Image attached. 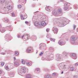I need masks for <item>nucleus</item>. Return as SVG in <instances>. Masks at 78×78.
Listing matches in <instances>:
<instances>
[{
	"label": "nucleus",
	"mask_w": 78,
	"mask_h": 78,
	"mask_svg": "<svg viewBox=\"0 0 78 78\" xmlns=\"http://www.w3.org/2000/svg\"><path fill=\"white\" fill-rule=\"evenodd\" d=\"M5 40L6 41H10V39H9V36L8 35V34L6 35L5 36Z\"/></svg>",
	"instance_id": "obj_11"
},
{
	"label": "nucleus",
	"mask_w": 78,
	"mask_h": 78,
	"mask_svg": "<svg viewBox=\"0 0 78 78\" xmlns=\"http://www.w3.org/2000/svg\"><path fill=\"white\" fill-rule=\"evenodd\" d=\"M18 8L20 9L22 8V6L20 5H18Z\"/></svg>",
	"instance_id": "obj_46"
},
{
	"label": "nucleus",
	"mask_w": 78,
	"mask_h": 78,
	"mask_svg": "<svg viewBox=\"0 0 78 78\" xmlns=\"http://www.w3.org/2000/svg\"><path fill=\"white\" fill-rule=\"evenodd\" d=\"M45 9H46V11L49 12H50L51 11V7L50 6H46L45 8Z\"/></svg>",
	"instance_id": "obj_9"
},
{
	"label": "nucleus",
	"mask_w": 78,
	"mask_h": 78,
	"mask_svg": "<svg viewBox=\"0 0 78 78\" xmlns=\"http://www.w3.org/2000/svg\"><path fill=\"white\" fill-rule=\"evenodd\" d=\"M23 64H25V61H24L23 60H22V61L21 62Z\"/></svg>",
	"instance_id": "obj_40"
},
{
	"label": "nucleus",
	"mask_w": 78,
	"mask_h": 78,
	"mask_svg": "<svg viewBox=\"0 0 78 78\" xmlns=\"http://www.w3.org/2000/svg\"><path fill=\"white\" fill-rule=\"evenodd\" d=\"M17 36L18 38H20V36L19 35H18Z\"/></svg>",
	"instance_id": "obj_60"
},
{
	"label": "nucleus",
	"mask_w": 78,
	"mask_h": 78,
	"mask_svg": "<svg viewBox=\"0 0 78 78\" xmlns=\"http://www.w3.org/2000/svg\"><path fill=\"white\" fill-rule=\"evenodd\" d=\"M74 8L75 9H78V5L77 4H74Z\"/></svg>",
	"instance_id": "obj_24"
},
{
	"label": "nucleus",
	"mask_w": 78,
	"mask_h": 78,
	"mask_svg": "<svg viewBox=\"0 0 78 78\" xmlns=\"http://www.w3.org/2000/svg\"><path fill=\"white\" fill-rule=\"evenodd\" d=\"M52 30L53 31L54 34H56L58 33V28L53 27L52 29Z\"/></svg>",
	"instance_id": "obj_10"
},
{
	"label": "nucleus",
	"mask_w": 78,
	"mask_h": 78,
	"mask_svg": "<svg viewBox=\"0 0 78 78\" xmlns=\"http://www.w3.org/2000/svg\"><path fill=\"white\" fill-rule=\"evenodd\" d=\"M25 23L26 24H27V25L29 26H30V23H29L28 21L25 22Z\"/></svg>",
	"instance_id": "obj_37"
},
{
	"label": "nucleus",
	"mask_w": 78,
	"mask_h": 78,
	"mask_svg": "<svg viewBox=\"0 0 78 78\" xmlns=\"http://www.w3.org/2000/svg\"><path fill=\"white\" fill-rule=\"evenodd\" d=\"M27 53H32V52H33V49L32 47H29L27 50Z\"/></svg>",
	"instance_id": "obj_7"
},
{
	"label": "nucleus",
	"mask_w": 78,
	"mask_h": 78,
	"mask_svg": "<svg viewBox=\"0 0 78 78\" xmlns=\"http://www.w3.org/2000/svg\"><path fill=\"white\" fill-rule=\"evenodd\" d=\"M18 73H19V75H21V76H23V75H22V73L20 72V73L18 72Z\"/></svg>",
	"instance_id": "obj_57"
},
{
	"label": "nucleus",
	"mask_w": 78,
	"mask_h": 78,
	"mask_svg": "<svg viewBox=\"0 0 78 78\" xmlns=\"http://www.w3.org/2000/svg\"><path fill=\"white\" fill-rule=\"evenodd\" d=\"M4 64H5V63L3 62H1V66H4Z\"/></svg>",
	"instance_id": "obj_42"
},
{
	"label": "nucleus",
	"mask_w": 78,
	"mask_h": 78,
	"mask_svg": "<svg viewBox=\"0 0 78 78\" xmlns=\"http://www.w3.org/2000/svg\"><path fill=\"white\" fill-rule=\"evenodd\" d=\"M46 31L47 32H48V31H50V29H49V28L47 29Z\"/></svg>",
	"instance_id": "obj_52"
},
{
	"label": "nucleus",
	"mask_w": 78,
	"mask_h": 78,
	"mask_svg": "<svg viewBox=\"0 0 78 78\" xmlns=\"http://www.w3.org/2000/svg\"><path fill=\"white\" fill-rule=\"evenodd\" d=\"M75 66H78V62H77L75 64Z\"/></svg>",
	"instance_id": "obj_55"
},
{
	"label": "nucleus",
	"mask_w": 78,
	"mask_h": 78,
	"mask_svg": "<svg viewBox=\"0 0 78 78\" xmlns=\"http://www.w3.org/2000/svg\"><path fill=\"white\" fill-rule=\"evenodd\" d=\"M0 31L2 33H4L6 31V29L4 27L2 28L0 30Z\"/></svg>",
	"instance_id": "obj_16"
},
{
	"label": "nucleus",
	"mask_w": 78,
	"mask_h": 78,
	"mask_svg": "<svg viewBox=\"0 0 78 78\" xmlns=\"http://www.w3.org/2000/svg\"><path fill=\"white\" fill-rule=\"evenodd\" d=\"M70 71H75L76 70V68H74L73 67H72L70 68Z\"/></svg>",
	"instance_id": "obj_19"
},
{
	"label": "nucleus",
	"mask_w": 78,
	"mask_h": 78,
	"mask_svg": "<svg viewBox=\"0 0 78 78\" xmlns=\"http://www.w3.org/2000/svg\"><path fill=\"white\" fill-rule=\"evenodd\" d=\"M26 77L28 78H30L31 77V75L30 74H28L27 75Z\"/></svg>",
	"instance_id": "obj_33"
},
{
	"label": "nucleus",
	"mask_w": 78,
	"mask_h": 78,
	"mask_svg": "<svg viewBox=\"0 0 78 78\" xmlns=\"http://www.w3.org/2000/svg\"><path fill=\"white\" fill-rule=\"evenodd\" d=\"M27 2V0H19V2L20 3H25L23 4H25Z\"/></svg>",
	"instance_id": "obj_13"
},
{
	"label": "nucleus",
	"mask_w": 78,
	"mask_h": 78,
	"mask_svg": "<svg viewBox=\"0 0 78 78\" xmlns=\"http://www.w3.org/2000/svg\"><path fill=\"white\" fill-rule=\"evenodd\" d=\"M5 69L7 70H8V71H9V68H8V66H5Z\"/></svg>",
	"instance_id": "obj_34"
},
{
	"label": "nucleus",
	"mask_w": 78,
	"mask_h": 78,
	"mask_svg": "<svg viewBox=\"0 0 78 78\" xmlns=\"http://www.w3.org/2000/svg\"><path fill=\"white\" fill-rule=\"evenodd\" d=\"M60 2H63V3H65V6H66V5H70V3H67V2H66V1H64L63 0H61Z\"/></svg>",
	"instance_id": "obj_18"
},
{
	"label": "nucleus",
	"mask_w": 78,
	"mask_h": 78,
	"mask_svg": "<svg viewBox=\"0 0 78 78\" xmlns=\"http://www.w3.org/2000/svg\"><path fill=\"white\" fill-rule=\"evenodd\" d=\"M5 4L7 5V4H8V3H7V2H5Z\"/></svg>",
	"instance_id": "obj_63"
},
{
	"label": "nucleus",
	"mask_w": 78,
	"mask_h": 78,
	"mask_svg": "<svg viewBox=\"0 0 78 78\" xmlns=\"http://www.w3.org/2000/svg\"><path fill=\"white\" fill-rule=\"evenodd\" d=\"M41 25L42 26L44 27L45 26H46V23L45 21H43L41 22Z\"/></svg>",
	"instance_id": "obj_21"
},
{
	"label": "nucleus",
	"mask_w": 78,
	"mask_h": 78,
	"mask_svg": "<svg viewBox=\"0 0 78 78\" xmlns=\"http://www.w3.org/2000/svg\"><path fill=\"white\" fill-rule=\"evenodd\" d=\"M51 69H55V67L54 66H52L51 67Z\"/></svg>",
	"instance_id": "obj_56"
},
{
	"label": "nucleus",
	"mask_w": 78,
	"mask_h": 78,
	"mask_svg": "<svg viewBox=\"0 0 78 78\" xmlns=\"http://www.w3.org/2000/svg\"><path fill=\"white\" fill-rule=\"evenodd\" d=\"M58 14H61L62 12V9L61 8H59L58 9Z\"/></svg>",
	"instance_id": "obj_26"
},
{
	"label": "nucleus",
	"mask_w": 78,
	"mask_h": 78,
	"mask_svg": "<svg viewBox=\"0 0 78 78\" xmlns=\"http://www.w3.org/2000/svg\"><path fill=\"white\" fill-rule=\"evenodd\" d=\"M67 55V53L65 52H63L62 53V56H63V57H66Z\"/></svg>",
	"instance_id": "obj_25"
},
{
	"label": "nucleus",
	"mask_w": 78,
	"mask_h": 78,
	"mask_svg": "<svg viewBox=\"0 0 78 78\" xmlns=\"http://www.w3.org/2000/svg\"><path fill=\"white\" fill-rule=\"evenodd\" d=\"M53 14L55 16H59V14L56 11H53Z\"/></svg>",
	"instance_id": "obj_14"
},
{
	"label": "nucleus",
	"mask_w": 78,
	"mask_h": 78,
	"mask_svg": "<svg viewBox=\"0 0 78 78\" xmlns=\"http://www.w3.org/2000/svg\"><path fill=\"white\" fill-rule=\"evenodd\" d=\"M53 59V58H52V59L51 58V59H50L49 58H48V59H46V61H50L51 60H52V59Z\"/></svg>",
	"instance_id": "obj_45"
},
{
	"label": "nucleus",
	"mask_w": 78,
	"mask_h": 78,
	"mask_svg": "<svg viewBox=\"0 0 78 78\" xmlns=\"http://www.w3.org/2000/svg\"><path fill=\"white\" fill-rule=\"evenodd\" d=\"M2 73V71L0 70V74H1Z\"/></svg>",
	"instance_id": "obj_62"
},
{
	"label": "nucleus",
	"mask_w": 78,
	"mask_h": 78,
	"mask_svg": "<svg viewBox=\"0 0 78 78\" xmlns=\"http://www.w3.org/2000/svg\"><path fill=\"white\" fill-rule=\"evenodd\" d=\"M69 16H74V14L73 13H70L69 14Z\"/></svg>",
	"instance_id": "obj_43"
},
{
	"label": "nucleus",
	"mask_w": 78,
	"mask_h": 78,
	"mask_svg": "<svg viewBox=\"0 0 78 78\" xmlns=\"http://www.w3.org/2000/svg\"><path fill=\"white\" fill-rule=\"evenodd\" d=\"M26 72V68H25L23 67L22 68V73H24Z\"/></svg>",
	"instance_id": "obj_23"
},
{
	"label": "nucleus",
	"mask_w": 78,
	"mask_h": 78,
	"mask_svg": "<svg viewBox=\"0 0 78 78\" xmlns=\"http://www.w3.org/2000/svg\"><path fill=\"white\" fill-rule=\"evenodd\" d=\"M44 77L45 78H51V76L50 75H47V76H45Z\"/></svg>",
	"instance_id": "obj_28"
},
{
	"label": "nucleus",
	"mask_w": 78,
	"mask_h": 78,
	"mask_svg": "<svg viewBox=\"0 0 78 78\" xmlns=\"http://www.w3.org/2000/svg\"><path fill=\"white\" fill-rule=\"evenodd\" d=\"M46 37L47 38H48L49 39H50V37H51V35H50L49 34H48L46 35Z\"/></svg>",
	"instance_id": "obj_30"
},
{
	"label": "nucleus",
	"mask_w": 78,
	"mask_h": 78,
	"mask_svg": "<svg viewBox=\"0 0 78 78\" xmlns=\"http://www.w3.org/2000/svg\"><path fill=\"white\" fill-rule=\"evenodd\" d=\"M44 53V51H42L39 54V56H42L43 55V54Z\"/></svg>",
	"instance_id": "obj_36"
},
{
	"label": "nucleus",
	"mask_w": 78,
	"mask_h": 78,
	"mask_svg": "<svg viewBox=\"0 0 78 78\" xmlns=\"http://www.w3.org/2000/svg\"><path fill=\"white\" fill-rule=\"evenodd\" d=\"M27 16H24L23 15H21V18L22 20H24V19H26L27 18Z\"/></svg>",
	"instance_id": "obj_15"
},
{
	"label": "nucleus",
	"mask_w": 78,
	"mask_h": 78,
	"mask_svg": "<svg viewBox=\"0 0 78 78\" xmlns=\"http://www.w3.org/2000/svg\"><path fill=\"white\" fill-rule=\"evenodd\" d=\"M71 55L73 57V59H76V54L74 53H72L71 54Z\"/></svg>",
	"instance_id": "obj_12"
},
{
	"label": "nucleus",
	"mask_w": 78,
	"mask_h": 78,
	"mask_svg": "<svg viewBox=\"0 0 78 78\" xmlns=\"http://www.w3.org/2000/svg\"><path fill=\"white\" fill-rule=\"evenodd\" d=\"M32 41H36V39H37V37L36 36L32 37Z\"/></svg>",
	"instance_id": "obj_20"
},
{
	"label": "nucleus",
	"mask_w": 78,
	"mask_h": 78,
	"mask_svg": "<svg viewBox=\"0 0 78 78\" xmlns=\"http://www.w3.org/2000/svg\"><path fill=\"white\" fill-rule=\"evenodd\" d=\"M64 9L65 11H69V9H71V8H69V7L66 6L65 7Z\"/></svg>",
	"instance_id": "obj_22"
},
{
	"label": "nucleus",
	"mask_w": 78,
	"mask_h": 78,
	"mask_svg": "<svg viewBox=\"0 0 78 78\" xmlns=\"http://www.w3.org/2000/svg\"><path fill=\"white\" fill-rule=\"evenodd\" d=\"M5 22H9V20L8 19H5Z\"/></svg>",
	"instance_id": "obj_50"
},
{
	"label": "nucleus",
	"mask_w": 78,
	"mask_h": 78,
	"mask_svg": "<svg viewBox=\"0 0 78 78\" xmlns=\"http://www.w3.org/2000/svg\"><path fill=\"white\" fill-rule=\"evenodd\" d=\"M28 36V35L26 34V35H25L23 36L21 38L22 39H23L24 37L25 39H24V41H27V40L30 39V37Z\"/></svg>",
	"instance_id": "obj_6"
},
{
	"label": "nucleus",
	"mask_w": 78,
	"mask_h": 78,
	"mask_svg": "<svg viewBox=\"0 0 78 78\" xmlns=\"http://www.w3.org/2000/svg\"><path fill=\"white\" fill-rule=\"evenodd\" d=\"M2 78H6V77H3Z\"/></svg>",
	"instance_id": "obj_64"
},
{
	"label": "nucleus",
	"mask_w": 78,
	"mask_h": 78,
	"mask_svg": "<svg viewBox=\"0 0 78 78\" xmlns=\"http://www.w3.org/2000/svg\"><path fill=\"white\" fill-rule=\"evenodd\" d=\"M0 12L2 14H6L5 12H3V10H2L1 11H0Z\"/></svg>",
	"instance_id": "obj_48"
},
{
	"label": "nucleus",
	"mask_w": 78,
	"mask_h": 78,
	"mask_svg": "<svg viewBox=\"0 0 78 78\" xmlns=\"http://www.w3.org/2000/svg\"><path fill=\"white\" fill-rule=\"evenodd\" d=\"M12 17H14V16H15V15H14V13H12Z\"/></svg>",
	"instance_id": "obj_53"
},
{
	"label": "nucleus",
	"mask_w": 78,
	"mask_h": 78,
	"mask_svg": "<svg viewBox=\"0 0 78 78\" xmlns=\"http://www.w3.org/2000/svg\"><path fill=\"white\" fill-rule=\"evenodd\" d=\"M71 39L72 40L71 43L72 44H75L76 43L75 41L77 39V37L74 36H73L71 37Z\"/></svg>",
	"instance_id": "obj_4"
},
{
	"label": "nucleus",
	"mask_w": 78,
	"mask_h": 78,
	"mask_svg": "<svg viewBox=\"0 0 78 78\" xmlns=\"http://www.w3.org/2000/svg\"><path fill=\"white\" fill-rule=\"evenodd\" d=\"M5 0H0V2L1 3H3L5 2Z\"/></svg>",
	"instance_id": "obj_41"
},
{
	"label": "nucleus",
	"mask_w": 78,
	"mask_h": 78,
	"mask_svg": "<svg viewBox=\"0 0 78 78\" xmlns=\"http://www.w3.org/2000/svg\"><path fill=\"white\" fill-rule=\"evenodd\" d=\"M50 40H51V41H52V42H55V39H53L51 38H50Z\"/></svg>",
	"instance_id": "obj_38"
},
{
	"label": "nucleus",
	"mask_w": 78,
	"mask_h": 78,
	"mask_svg": "<svg viewBox=\"0 0 78 78\" xmlns=\"http://www.w3.org/2000/svg\"><path fill=\"white\" fill-rule=\"evenodd\" d=\"M67 65L66 62H62L60 63L58 65V67L60 69H66Z\"/></svg>",
	"instance_id": "obj_2"
},
{
	"label": "nucleus",
	"mask_w": 78,
	"mask_h": 78,
	"mask_svg": "<svg viewBox=\"0 0 78 78\" xmlns=\"http://www.w3.org/2000/svg\"><path fill=\"white\" fill-rule=\"evenodd\" d=\"M76 30L77 32H78V28L76 29Z\"/></svg>",
	"instance_id": "obj_61"
},
{
	"label": "nucleus",
	"mask_w": 78,
	"mask_h": 78,
	"mask_svg": "<svg viewBox=\"0 0 78 78\" xmlns=\"http://www.w3.org/2000/svg\"><path fill=\"white\" fill-rule=\"evenodd\" d=\"M56 60L57 61H60L62 60V58L60 56V55L58 54L56 55Z\"/></svg>",
	"instance_id": "obj_5"
},
{
	"label": "nucleus",
	"mask_w": 78,
	"mask_h": 78,
	"mask_svg": "<svg viewBox=\"0 0 78 78\" xmlns=\"http://www.w3.org/2000/svg\"><path fill=\"white\" fill-rule=\"evenodd\" d=\"M76 25H73V30H75V28H76Z\"/></svg>",
	"instance_id": "obj_49"
},
{
	"label": "nucleus",
	"mask_w": 78,
	"mask_h": 78,
	"mask_svg": "<svg viewBox=\"0 0 78 78\" xmlns=\"http://www.w3.org/2000/svg\"><path fill=\"white\" fill-rule=\"evenodd\" d=\"M44 44V43L40 44L39 48L40 50H45V49H46V47Z\"/></svg>",
	"instance_id": "obj_3"
},
{
	"label": "nucleus",
	"mask_w": 78,
	"mask_h": 78,
	"mask_svg": "<svg viewBox=\"0 0 78 78\" xmlns=\"http://www.w3.org/2000/svg\"><path fill=\"white\" fill-rule=\"evenodd\" d=\"M74 78H77V76L75 75L74 76Z\"/></svg>",
	"instance_id": "obj_58"
},
{
	"label": "nucleus",
	"mask_w": 78,
	"mask_h": 78,
	"mask_svg": "<svg viewBox=\"0 0 78 78\" xmlns=\"http://www.w3.org/2000/svg\"><path fill=\"white\" fill-rule=\"evenodd\" d=\"M7 8L9 10H11V9H12V7L11 6L8 5L7 6Z\"/></svg>",
	"instance_id": "obj_29"
},
{
	"label": "nucleus",
	"mask_w": 78,
	"mask_h": 78,
	"mask_svg": "<svg viewBox=\"0 0 78 78\" xmlns=\"http://www.w3.org/2000/svg\"><path fill=\"white\" fill-rule=\"evenodd\" d=\"M32 6L33 7H35V6H36V5L35 4H34L32 5Z\"/></svg>",
	"instance_id": "obj_59"
},
{
	"label": "nucleus",
	"mask_w": 78,
	"mask_h": 78,
	"mask_svg": "<svg viewBox=\"0 0 78 78\" xmlns=\"http://www.w3.org/2000/svg\"><path fill=\"white\" fill-rule=\"evenodd\" d=\"M27 66H29L30 65V62H27Z\"/></svg>",
	"instance_id": "obj_51"
},
{
	"label": "nucleus",
	"mask_w": 78,
	"mask_h": 78,
	"mask_svg": "<svg viewBox=\"0 0 78 78\" xmlns=\"http://www.w3.org/2000/svg\"><path fill=\"white\" fill-rule=\"evenodd\" d=\"M35 25L36 27H37L39 26V23L37 22H35Z\"/></svg>",
	"instance_id": "obj_31"
},
{
	"label": "nucleus",
	"mask_w": 78,
	"mask_h": 78,
	"mask_svg": "<svg viewBox=\"0 0 78 78\" xmlns=\"http://www.w3.org/2000/svg\"><path fill=\"white\" fill-rule=\"evenodd\" d=\"M1 54L2 55H6V54H8V52H7V51H5V52H2L1 53Z\"/></svg>",
	"instance_id": "obj_32"
},
{
	"label": "nucleus",
	"mask_w": 78,
	"mask_h": 78,
	"mask_svg": "<svg viewBox=\"0 0 78 78\" xmlns=\"http://www.w3.org/2000/svg\"><path fill=\"white\" fill-rule=\"evenodd\" d=\"M9 75L11 77H13V76H14V73H11L9 74Z\"/></svg>",
	"instance_id": "obj_27"
},
{
	"label": "nucleus",
	"mask_w": 78,
	"mask_h": 78,
	"mask_svg": "<svg viewBox=\"0 0 78 78\" xmlns=\"http://www.w3.org/2000/svg\"><path fill=\"white\" fill-rule=\"evenodd\" d=\"M40 70V69L38 68L36 69V71H39Z\"/></svg>",
	"instance_id": "obj_54"
},
{
	"label": "nucleus",
	"mask_w": 78,
	"mask_h": 78,
	"mask_svg": "<svg viewBox=\"0 0 78 78\" xmlns=\"http://www.w3.org/2000/svg\"><path fill=\"white\" fill-rule=\"evenodd\" d=\"M14 65L16 66H19V63L17 62H16L14 63Z\"/></svg>",
	"instance_id": "obj_35"
},
{
	"label": "nucleus",
	"mask_w": 78,
	"mask_h": 78,
	"mask_svg": "<svg viewBox=\"0 0 78 78\" xmlns=\"http://www.w3.org/2000/svg\"><path fill=\"white\" fill-rule=\"evenodd\" d=\"M53 22L55 25H56L59 27H62L69 23V20L66 18H55L53 19Z\"/></svg>",
	"instance_id": "obj_1"
},
{
	"label": "nucleus",
	"mask_w": 78,
	"mask_h": 78,
	"mask_svg": "<svg viewBox=\"0 0 78 78\" xmlns=\"http://www.w3.org/2000/svg\"><path fill=\"white\" fill-rule=\"evenodd\" d=\"M58 44L60 45H64L66 44V42L63 40H60L58 42Z\"/></svg>",
	"instance_id": "obj_8"
},
{
	"label": "nucleus",
	"mask_w": 78,
	"mask_h": 78,
	"mask_svg": "<svg viewBox=\"0 0 78 78\" xmlns=\"http://www.w3.org/2000/svg\"><path fill=\"white\" fill-rule=\"evenodd\" d=\"M19 55V52L17 51H16L15 53V55L17 56V55Z\"/></svg>",
	"instance_id": "obj_47"
},
{
	"label": "nucleus",
	"mask_w": 78,
	"mask_h": 78,
	"mask_svg": "<svg viewBox=\"0 0 78 78\" xmlns=\"http://www.w3.org/2000/svg\"><path fill=\"white\" fill-rule=\"evenodd\" d=\"M7 28L9 30V31H11L12 30V27H11V26H9L7 27Z\"/></svg>",
	"instance_id": "obj_17"
},
{
	"label": "nucleus",
	"mask_w": 78,
	"mask_h": 78,
	"mask_svg": "<svg viewBox=\"0 0 78 78\" xmlns=\"http://www.w3.org/2000/svg\"><path fill=\"white\" fill-rule=\"evenodd\" d=\"M52 75L53 76H55L56 75V74L55 73H54L52 74Z\"/></svg>",
	"instance_id": "obj_44"
},
{
	"label": "nucleus",
	"mask_w": 78,
	"mask_h": 78,
	"mask_svg": "<svg viewBox=\"0 0 78 78\" xmlns=\"http://www.w3.org/2000/svg\"><path fill=\"white\" fill-rule=\"evenodd\" d=\"M49 50H51V51H53L54 49H53V48L52 47H50L49 48Z\"/></svg>",
	"instance_id": "obj_39"
}]
</instances>
